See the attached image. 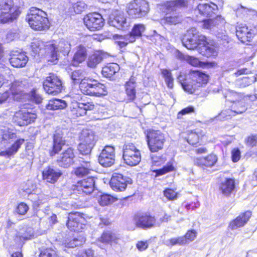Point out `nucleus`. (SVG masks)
Returning <instances> with one entry per match:
<instances>
[{"label":"nucleus","instance_id":"64","mask_svg":"<svg viewBox=\"0 0 257 257\" xmlns=\"http://www.w3.org/2000/svg\"><path fill=\"white\" fill-rule=\"evenodd\" d=\"M231 158L233 162H236L240 159V152L238 149H234L232 150Z\"/></svg>","mask_w":257,"mask_h":257},{"label":"nucleus","instance_id":"44","mask_svg":"<svg viewBox=\"0 0 257 257\" xmlns=\"http://www.w3.org/2000/svg\"><path fill=\"white\" fill-rule=\"evenodd\" d=\"M256 81V77L254 75L250 76L243 77L236 80V84L240 87H245L249 86Z\"/></svg>","mask_w":257,"mask_h":257},{"label":"nucleus","instance_id":"1","mask_svg":"<svg viewBox=\"0 0 257 257\" xmlns=\"http://www.w3.org/2000/svg\"><path fill=\"white\" fill-rule=\"evenodd\" d=\"M27 20L31 28L35 30L42 31L48 29L49 21L47 14L40 9L32 8Z\"/></svg>","mask_w":257,"mask_h":257},{"label":"nucleus","instance_id":"3","mask_svg":"<svg viewBox=\"0 0 257 257\" xmlns=\"http://www.w3.org/2000/svg\"><path fill=\"white\" fill-rule=\"evenodd\" d=\"M20 13L19 8L15 5L13 0H0V23L12 22Z\"/></svg>","mask_w":257,"mask_h":257},{"label":"nucleus","instance_id":"46","mask_svg":"<svg viewBox=\"0 0 257 257\" xmlns=\"http://www.w3.org/2000/svg\"><path fill=\"white\" fill-rule=\"evenodd\" d=\"M25 82L17 80L14 81L11 86V90L14 95L20 94L25 86Z\"/></svg>","mask_w":257,"mask_h":257},{"label":"nucleus","instance_id":"30","mask_svg":"<svg viewBox=\"0 0 257 257\" xmlns=\"http://www.w3.org/2000/svg\"><path fill=\"white\" fill-rule=\"evenodd\" d=\"M198 50L202 55L207 57L215 56L217 54L216 47L213 44L208 43L206 39H205V43L202 44Z\"/></svg>","mask_w":257,"mask_h":257},{"label":"nucleus","instance_id":"14","mask_svg":"<svg viewBox=\"0 0 257 257\" xmlns=\"http://www.w3.org/2000/svg\"><path fill=\"white\" fill-rule=\"evenodd\" d=\"M134 220L138 227L143 229L151 228L156 223L155 217L147 213L136 214L134 216Z\"/></svg>","mask_w":257,"mask_h":257},{"label":"nucleus","instance_id":"26","mask_svg":"<svg viewBox=\"0 0 257 257\" xmlns=\"http://www.w3.org/2000/svg\"><path fill=\"white\" fill-rule=\"evenodd\" d=\"M251 216V212L247 211L240 214L235 219L231 221L228 227L231 230H235L243 226L248 221Z\"/></svg>","mask_w":257,"mask_h":257},{"label":"nucleus","instance_id":"28","mask_svg":"<svg viewBox=\"0 0 257 257\" xmlns=\"http://www.w3.org/2000/svg\"><path fill=\"white\" fill-rule=\"evenodd\" d=\"M136 78L132 76L125 85V92L128 99L130 100H134L136 98Z\"/></svg>","mask_w":257,"mask_h":257},{"label":"nucleus","instance_id":"49","mask_svg":"<svg viewBox=\"0 0 257 257\" xmlns=\"http://www.w3.org/2000/svg\"><path fill=\"white\" fill-rule=\"evenodd\" d=\"M162 74L165 79L168 87L171 88H173V78L170 71L167 69H163L162 71Z\"/></svg>","mask_w":257,"mask_h":257},{"label":"nucleus","instance_id":"22","mask_svg":"<svg viewBox=\"0 0 257 257\" xmlns=\"http://www.w3.org/2000/svg\"><path fill=\"white\" fill-rule=\"evenodd\" d=\"M236 35L238 39L243 43L246 41H250L253 36L251 30L248 29L244 24H240L236 26Z\"/></svg>","mask_w":257,"mask_h":257},{"label":"nucleus","instance_id":"36","mask_svg":"<svg viewBox=\"0 0 257 257\" xmlns=\"http://www.w3.org/2000/svg\"><path fill=\"white\" fill-rule=\"evenodd\" d=\"M187 5V0H174L167 2L166 6L168 10L176 11L186 7Z\"/></svg>","mask_w":257,"mask_h":257},{"label":"nucleus","instance_id":"37","mask_svg":"<svg viewBox=\"0 0 257 257\" xmlns=\"http://www.w3.org/2000/svg\"><path fill=\"white\" fill-rule=\"evenodd\" d=\"M29 197L30 199L33 200V206L36 209L40 207L41 205L46 203L48 201V196L44 194L34 195L30 193Z\"/></svg>","mask_w":257,"mask_h":257},{"label":"nucleus","instance_id":"41","mask_svg":"<svg viewBox=\"0 0 257 257\" xmlns=\"http://www.w3.org/2000/svg\"><path fill=\"white\" fill-rule=\"evenodd\" d=\"M224 20L220 16H217L215 19H209L203 21V27L205 29H211L214 27L223 23Z\"/></svg>","mask_w":257,"mask_h":257},{"label":"nucleus","instance_id":"50","mask_svg":"<svg viewBox=\"0 0 257 257\" xmlns=\"http://www.w3.org/2000/svg\"><path fill=\"white\" fill-rule=\"evenodd\" d=\"M182 20V17L176 14H172L165 17V21L169 24L176 25L180 23Z\"/></svg>","mask_w":257,"mask_h":257},{"label":"nucleus","instance_id":"20","mask_svg":"<svg viewBox=\"0 0 257 257\" xmlns=\"http://www.w3.org/2000/svg\"><path fill=\"white\" fill-rule=\"evenodd\" d=\"M65 144V140L63 137V134L61 131H57L53 136V143L52 150L50 151L51 156H53L58 154Z\"/></svg>","mask_w":257,"mask_h":257},{"label":"nucleus","instance_id":"13","mask_svg":"<svg viewBox=\"0 0 257 257\" xmlns=\"http://www.w3.org/2000/svg\"><path fill=\"white\" fill-rule=\"evenodd\" d=\"M115 161V149L111 146H106L102 150L98 157L99 164L104 167L112 166Z\"/></svg>","mask_w":257,"mask_h":257},{"label":"nucleus","instance_id":"40","mask_svg":"<svg viewBox=\"0 0 257 257\" xmlns=\"http://www.w3.org/2000/svg\"><path fill=\"white\" fill-rule=\"evenodd\" d=\"M114 38L116 40V43L121 48L126 46L128 43L134 42V37L129 36L128 34L124 36L116 35L114 36Z\"/></svg>","mask_w":257,"mask_h":257},{"label":"nucleus","instance_id":"43","mask_svg":"<svg viewBox=\"0 0 257 257\" xmlns=\"http://www.w3.org/2000/svg\"><path fill=\"white\" fill-rule=\"evenodd\" d=\"M49 42L45 43L41 40L35 39L33 41L31 44L32 51L35 54L39 53L42 49H44L46 53L48 54L46 50V45Z\"/></svg>","mask_w":257,"mask_h":257},{"label":"nucleus","instance_id":"24","mask_svg":"<svg viewBox=\"0 0 257 257\" xmlns=\"http://www.w3.org/2000/svg\"><path fill=\"white\" fill-rule=\"evenodd\" d=\"M28 57L23 52H13L10 58V62L15 67H23L28 62Z\"/></svg>","mask_w":257,"mask_h":257},{"label":"nucleus","instance_id":"54","mask_svg":"<svg viewBox=\"0 0 257 257\" xmlns=\"http://www.w3.org/2000/svg\"><path fill=\"white\" fill-rule=\"evenodd\" d=\"M39 257H58V255L55 250L49 248L42 250Z\"/></svg>","mask_w":257,"mask_h":257},{"label":"nucleus","instance_id":"2","mask_svg":"<svg viewBox=\"0 0 257 257\" xmlns=\"http://www.w3.org/2000/svg\"><path fill=\"white\" fill-rule=\"evenodd\" d=\"M80 89L84 94L89 95L101 96L107 93L106 88L104 84L89 77L81 80Z\"/></svg>","mask_w":257,"mask_h":257},{"label":"nucleus","instance_id":"35","mask_svg":"<svg viewBox=\"0 0 257 257\" xmlns=\"http://www.w3.org/2000/svg\"><path fill=\"white\" fill-rule=\"evenodd\" d=\"M234 187V181L231 179H227L222 182L220 189L224 195L228 196L233 191Z\"/></svg>","mask_w":257,"mask_h":257},{"label":"nucleus","instance_id":"63","mask_svg":"<svg viewBox=\"0 0 257 257\" xmlns=\"http://www.w3.org/2000/svg\"><path fill=\"white\" fill-rule=\"evenodd\" d=\"M31 99L36 103H40L42 100L41 96L37 93L36 90L32 91L31 92Z\"/></svg>","mask_w":257,"mask_h":257},{"label":"nucleus","instance_id":"10","mask_svg":"<svg viewBox=\"0 0 257 257\" xmlns=\"http://www.w3.org/2000/svg\"><path fill=\"white\" fill-rule=\"evenodd\" d=\"M108 23L109 25L121 30H127L130 25L123 12L119 10H114L111 12L109 17Z\"/></svg>","mask_w":257,"mask_h":257},{"label":"nucleus","instance_id":"12","mask_svg":"<svg viewBox=\"0 0 257 257\" xmlns=\"http://www.w3.org/2000/svg\"><path fill=\"white\" fill-rule=\"evenodd\" d=\"M132 180L122 174L114 173L110 181L111 188L115 191H124L127 184H131Z\"/></svg>","mask_w":257,"mask_h":257},{"label":"nucleus","instance_id":"45","mask_svg":"<svg viewBox=\"0 0 257 257\" xmlns=\"http://www.w3.org/2000/svg\"><path fill=\"white\" fill-rule=\"evenodd\" d=\"M164 244L168 246H172L176 245H184L186 244V240L183 236L173 237L164 241Z\"/></svg>","mask_w":257,"mask_h":257},{"label":"nucleus","instance_id":"34","mask_svg":"<svg viewBox=\"0 0 257 257\" xmlns=\"http://www.w3.org/2000/svg\"><path fill=\"white\" fill-rule=\"evenodd\" d=\"M217 161V157L214 154H210L207 157L197 159L196 163L199 166L210 167L214 165Z\"/></svg>","mask_w":257,"mask_h":257},{"label":"nucleus","instance_id":"29","mask_svg":"<svg viewBox=\"0 0 257 257\" xmlns=\"http://www.w3.org/2000/svg\"><path fill=\"white\" fill-rule=\"evenodd\" d=\"M87 56L86 48L82 45L77 47V51L75 53L72 60V65L77 66L79 63L84 61Z\"/></svg>","mask_w":257,"mask_h":257},{"label":"nucleus","instance_id":"5","mask_svg":"<svg viewBox=\"0 0 257 257\" xmlns=\"http://www.w3.org/2000/svg\"><path fill=\"white\" fill-rule=\"evenodd\" d=\"M206 37L200 34L197 30L192 28L188 30L184 36L182 42L183 45L189 50H194L205 43Z\"/></svg>","mask_w":257,"mask_h":257},{"label":"nucleus","instance_id":"52","mask_svg":"<svg viewBox=\"0 0 257 257\" xmlns=\"http://www.w3.org/2000/svg\"><path fill=\"white\" fill-rule=\"evenodd\" d=\"M93 147V146H90L88 145V144L87 145L84 143V145H82V143L80 142L78 149L82 155H88L90 153Z\"/></svg>","mask_w":257,"mask_h":257},{"label":"nucleus","instance_id":"51","mask_svg":"<svg viewBox=\"0 0 257 257\" xmlns=\"http://www.w3.org/2000/svg\"><path fill=\"white\" fill-rule=\"evenodd\" d=\"M84 78L83 72L80 70L74 71L71 74V78L75 83H80Z\"/></svg>","mask_w":257,"mask_h":257},{"label":"nucleus","instance_id":"16","mask_svg":"<svg viewBox=\"0 0 257 257\" xmlns=\"http://www.w3.org/2000/svg\"><path fill=\"white\" fill-rule=\"evenodd\" d=\"M36 118L37 115L35 113L21 110L15 114L13 119L18 125L24 126L34 122Z\"/></svg>","mask_w":257,"mask_h":257},{"label":"nucleus","instance_id":"32","mask_svg":"<svg viewBox=\"0 0 257 257\" xmlns=\"http://www.w3.org/2000/svg\"><path fill=\"white\" fill-rule=\"evenodd\" d=\"M119 237L115 233L110 231L104 232L101 236L98 238V241L103 243H117L119 240Z\"/></svg>","mask_w":257,"mask_h":257},{"label":"nucleus","instance_id":"39","mask_svg":"<svg viewBox=\"0 0 257 257\" xmlns=\"http://www.w3.org/2000/svg\"><path fill=\"white\" fill-rule=\"evenodd\" d=\"M66 106L67 104L64 100L54 99L50 100L46 107L48 110H57L64 109Z\"/></svg>","mask_w":257,"mask_h":257},{"label":"nucleus","instance_id":"42","mask_svg":"<svg viewBox=\"0 0 257 257\" xmlns=\"http://www.w3.org/2000/svg\"><path fill=\"white\" fill-rule=\"evenodd\" d=\"M146 27L144 24H138L134 25L131 32L128 34L134 37V42L138 38L142 36V34L145 32Z\"/></svg>","mask_w":257,"mask_h":257},{"label":"nucleus","instance_id":"18","mask_svg":"<svg viewBox=\"0 0 257 257\" xmlns=\"http://www.w3.org/2000/svg\"><path fill=\"white\" fill-rule=\"evenodd\" d=\"M62 175V172L58 169L50 167L45 168L42 172L43 180L50 184H55Z\"/></svg>","mask_w":257,"mask_h":257},{"label":"nucleus","instance_id":"53","mask_svg":"<svg viewBox=\"0 0 257 257\" xmlns=\"http://www.w3.org/2000/svg\"><path fill=\"white\" fill-rule=\"evenodd\" d=\"M182 88L186 91L189 93H192L198 88V87L190 80V81L182 83Z\"/></svg>","mask_w":257,"mask_h":257},{"label":"nucleus","instance_id":"47","mask_svg":"<svg viewBox=\"0 0 257 257\" xmlns=\"http://www.w3.org/2000/svg\"><path fill=\"white\" fill-rule=\"evenodd\" d=\"M116 199L113 196L108 195V194H103L102 195L98 202L100 205L102 206L108 205L114 201H115Z\"/></svg>","mask_w":257,"mask_h":257},{"label":"nucleus","instance_id":"25","mask_svg":"<svg viewBox=\"0 0 257 257\" xmlns=\"http://www.w3.org/2000/svg\"><path fill=\"white\" fill-rule=\"evenodd\" d=\"M189 78L198 88L207 83L208 76L198 70H192L189 73Z\"/></svg>","mask_w":257,"mask_h":257},{"label":"nucleus","instance_id":"11","mask_svg":"<svg viewBox=\"0 0 257 257\" xmlns=\"http://www.w3.org/2000/svg\"><path fill=\"white\" fill-rule=\"evenodd\" d=\"M83 20L86 27L92 31L99 30L104 24L102 16L97 13L87 14L84 17Z\"/></svg>","mask_w":257,"mask_h":257},{"label":"nucleus","instance_id":"62","mask_svg":"<svg viewBox=\"0 0 257 257\" xmlns=\"http://www.w3.org/2000/svg\"><path fill=\"white\" fill-rule=\"evenodd\" d=\"M187 141L190 144L194 145L198 143V136L196 133H191L188 137Z\"/></svg>","mask_w":257,"mask_h":257},{"label":"nucleus","instance_id":"27","mask_svg":"<svg viewBox=\"0 0 257 257\" xmlns=\"http://www.w3.org/2000/svg\"><path fill=\"white\" fill-rule=\"evenodd\" d=\"M90 160L89 157H87L86 160L83 158H80L79 161L81 166L74 170V173L77 176L83 177L89 173L90 170H91Z\"/></svg>","mask_w":257,"mask_h":257},{"label":"nucleus","instance_id":"56","mask_svg":"<svg viewBox=\"0 0 257 257\" xmlns=\"http://www.w3.org/2000/svg\"><path fill=\"white\" fill-rule=\"evenodd\" d=\"M197 236L196 231L194 230H188L186 233L183 235L185 240H186V244L194 240Z\"/></svg>","mask_w":257,"mask_h":257},{"label":"nucleus","instance_id":"17","mask_svg":"<svg viewBox=\"0 0 257 257\" xmlns=\"http://www.w3.org/2000/svg\"><path fill=\"white\" fill-rule=\"evenodd\" d=\"M95 181L93 177H88L77 182L76 189L79 193L91 194L94 189Z\"/></svg>","mask_w":257,"mask_h":257},{"label":"nucleus","instance_id":"38","mask_svg":"<svg viewBox=\"0 0 257 257\" xmlns=\"http://www.w3.org/2000/svg\"><path fill=\"white\" fill-rule=\"evenodd\" d=\"M104 58V54L101 52H97L91 55L88 58L87 65L90 68H95L100 63Z\"/></svg>","mask_w":257,"mask_h":257},{"label":"nucleus","instance_id":"61","mask_svg":"<svg viewBox=\"0 0 257 257\" xmlns=\"http://www.w3.org/2000/svg\"><path fill=\"white\" fill-rule=\"evenodd\" d=\"M18 33L16 30H11L9 31L6 35V40L7 42H10L18 37Z\"/></svg>","mask_w":257,"mask_h":257},{"label":"nucleus","instance_id":"57","mask_svg":"<svg viewBox=\"0 0 257 257\" xmlns=\"http://www.w3.org/2000/svg\"><path fill=\"white\" fill-rule=\"evenodd\" d=\"M73 8L76 14H80L85 11L87 5L83 2H78L73 5Z\"/></svg>","mask_w":257,"mask_h":257},{"label":"nucleus","instance_id":"60","mask_svg":"<svg viewBox=\"0 0 257 257\" xmlns=\"http://www.w3.org/2000/svg\"><path fill=\"white\" fill-rule=\"evenodd\" d=\"M29 209L28 206L25 203H20L17 207L16 211L20 215H25Z\"/></svg>","mask_w":257,"mask_h":257},{"label":"nucleus","instance_id":"9","mask_svg":"<svg viewBox=\"0 0 257 257\" xmlns=\"http://www.w3.org/2000/svg\"><path fill=\"white\" fill-rule=\"evenodd\" d=\"M61 79L54 74H50L43 82V88L48 94L54 95L60 93L63 89Z\"/></svg>","mask_w":257,"mask_h":257},{"label":"nucleus","instance_id":"31","mask_svg":"<svg viewBox=\"0 0 257 257\" xmlns=\"http://www.w3.org/2000/svg\"><path fill=\"white\" fill-rule=\"evenodd\" d=\"M80 142L85 144H88L90 146H94L96 140L94 133L90 130H83L80 136Z\"/></svg>","mask_w":257,"mask_h":257},{"label":"nucleus","instance_id":"4","mask_svg":"<svg viewBox=\"0 0 257 257\" xmlns=\"http://www.w3.org/2000/svg\"><path fill=\"white\" fill-rule=\"evenodd\" d=\"M71 45L67 41L61 40L56 45L53 42H49L46 45L49 61L56 64L59 57V53L65 56L68 54L71 49Z\"/></svg>","mask_w":257,"mask_h":257},{"label":"nucleus","instance_id":"15","mask_svg":"<svg viewBox=\"0 0 257 257\" xmlns=\"http://www.w3.org/2000/svg\"><path fill=\"white\" fill-rule=\"evenodd\" d=\"M84 218L78 212L69 214L68 217L67 226L71 230L81 231L84 228Z\"/></svg>","mask_w":257,"mask_h":257},{"label":"nucleus","instance_id":"55","mask_svg":"<svg viewBox=\"0 0 257 257\" xmlns=\"http://www.w3.org/2000/svg\"><path fill=\"white\" fill-rule=\"evenodd\" d=\"M174 170V167L172 164H168L162 169L154 171L156 173V176L164 175Z\"/></svg>","mask_w":257,"mask_h":257},{"label":"nucleus","instance_id":"6","mask_svg":"<svg viewBox=\"0 0 257 257\" xmlns=\"http://www.w3.org/2000/svg\"><path fill=\"white\" fill-rule=\"evenodd\" d=\"M122 158L126 165L135 166L141 161L140 151L133 144H125L123 147Z\"/></svg>","mask_w":257,"mask_h":257},{"label":"nucleus","instance_id":"19","mask_svg":"<svg viewBox=\"0 0 257 257\" xmlns=\"http://www.w3.org/2000/svg\"><path fill=\"white\" fill-rule=\"evenodd\" d=\"M74 157L73 149L69 148L60 154L57 160V162L60 167L68 168L73 163Z\"/></svg>","mask_w":257,"mask_h":257},{"label":"nucleus","instance_id":"58","mask_svg":"<svg viewBox=\"0 0 257 257\" xmlns=\"http://www.w3.org/2000/svg\"><path fill=\"white\" fill-rule=\"evenodd\" d=\"M177 193L172 189H166L164 191V196L169 200H173L177 198Z\"/></svg>","mask_w":257,"mask_h":257},{"label":"nucleus","instance_id":"48","mask_svg":"<svg viewBox=\"0 0 257 257\" xmlns=\"http://www.w3.org/2000/svg\"><path fill=\"white\" fill-rule=\"evenodd\" d=\"M24 140L22 139L17 140L11 148L7 150V154L9 156H11L15 154L20 148L21 146L24 143Z\"/></svg>","mask_w":257,"mask_h":257},{"label":"nucleus","instance_id":"7","mask_svg":"<svg viewBox=\"0 0 257 257\" xmlns=\"http://www.w3.org/2000/svg\"><path fill=\"white\" fill-rule=\"evenodd\" d=\"M149 11L148 2L145 0H134L129 4L127 12L133 18H140L147 16Z\"/></svg>","mask_w":257,"mask_h":257},{"label":"nucleus","instance_id":"23","mask_svg":"<svg viewBox=\"0 0 257 257\" xmlns=\"http://www.w3.org/2000/svg\"><path fill=\"white\" fill-rule=\"evenodd\" d=\"M246 107L244 103L241 101L234 102L231 106V109L225 110L221 112L220 116L225 118H228L232 113L241 114L245 111Z\"/></svg>","mask_w":257,"mask_h":257},{"label":"nucleus","instance_id":"21","mask_svg":"<svg viewBox=\"0 0 257 257\" xmlns=\"http://www.w3.org/2000/svg\"><path fill=\"white\" fill-rule=\"evenodd\" d=\"M197 11L202 16L211 17L218 12V7L213 3H200L197 6Z\"/></svg>","mask_w":257,"mask_h":257},{"label":"nucleus","instance_id":"59","mask_svg":"<svg viewBox=\"0 0 257 257\" xmlns=\"http://www.w3.org/2000/svg\"><path fill=\"white\" fill-rule=\"evenodd\" d=\"M245 144L250 147L255 146L257 144V135H250L245 140Z\"/></svg>","mask_w":257,"mask_h":257},{"label":"nucleus","instance_id":"8","mask_svg":"<svg viewBox=\"0 0 257 257\" xmlns=\"http://www.w3.org/2000/svg\"><path fill=\"white\" fill-rule=\"evenodd\" d=\"M147 138L149 148L152 152H157L163 149L166 139L161 131L149 130Z\"/></svg>","mask_w":257,"mask_h":257},{"label":"nucleus","instance_id":"33","mask_svg":"<svg viewBox=\"0 0 257 257\" xmlns=\"http://www.w3.org/2000/svg\"><path fill=\"white\" fill-rule=\"evenodd\" d=\"M119 70V66L116 63H109L102 68L101 73L102 75L110 78Z\"/></svg>","mask_w":257,"mask_h":257}]
</instances>
